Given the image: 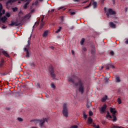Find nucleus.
Masks as SVG:
<instances>
[{
    "label": "nucleus",
    "mask_w": 128,
    "mask_h": 128,
    "mask_svg": "<svg viewBox=\"0 0 128 128\" xmlns=\"http://www.w3.org/2000/svg\"><path fill=\"white\" fill-rule=\"evenodd\" d=\"M68 82L73 84L74 86H78V90L79 92H80L81 94H83L84 92V82L82 80H79L78 82H74V79L72 78H68Z\"/></svg>",
    "instance_id": "1"
},
{
    "label": "nucleus",
    "mask_w": 128,
    "mask_h": 128,
    "mask_svg": "<svg viewBox=\"0 0 128 128\" xmlns=\"http://www.w3.org/2000/svg\"><path fill=\"white\" fill-rule=\"evenodd\" d=\"M32 122H34V124H39L40 128H44V122H48L47 118H43L42 119H36L32 120Z\"/></svg>",
    "instance_id": "2"
},
{
    "label": "nucleus",
    "mask_w": 128,
    "mask_h": 128,
    "mask_svg": "<svg viewBox=\"0 0 128 128\" xmlns=\"http://www.w3.org/2000/svg\"><path fill=\"white\" fill-rule=\"evenodd\" d=\"M62 112L63 114V116H65V118H68V110L66 104H64Z\"/></svg>",
    "instance_id": "3"
},
{
    "label": "nucleus",
    "mask_w": 128,
    "mask_h": 128,
    "mask_svg": "<svg viewBox=\"0 0 128 128\" xmlns=\"http://www.w3.org/2000/svg\"><path fill=\"white\" fill-rule=\"evenodd\" d=\"M48 71L50 72V74L51 76V78H53V80H56V74H54V67L52 66H49Z\"/></svg>",
    "instance_id": "4"
},
{
    "label": "nucleus",
    "mask_w": 128,
    "mask_h": 128,
    "mask_svg": "<svg viewBox=\"0 0 128 128\" xmlns=\"http://www.w3.org/2000/svg\"><path fill=\"white\" fill-rule=\"evenodd\" d=\"M106 108H108V106L106 104H104L102 107L100 108L99 110L100 112V114H104V112H106Z\"/></svg>",
    "instance_id": "5"
},
{
    "label": "nucleus",
    "mask_w": 128,
    "mask_h": 128,
    "mask_svg": "<svg viewBox=\"0 0 128 128\" xmlns=\"http://www.w3.org/2000/svg\"><path fill=\"white\" fill-rule=\"evenodd\" d=\"M116 12L114 11L112 9L109 8L108 10V12L106 13V15L107 16L108 18H110V15L114 16V14H116Z\"/></svg>",
    "instance_id": "6"
},
{
    "label": "nucleus",
    "mask_w": 128,
    "mask_h": 128,
    "mask_svg": "<svg viewBox=\"0 0 128 128\" xmlns=\"http://www.w3.org/2000/svg\"><path fill=\"white\" fill-rule=\"evenodd\" d=\"M9 26H20V23H18V22H14V21H11V24H9Z\"/></svg>",
    "instance_id": "7"
},
{
    "label": "nucleus",
    "mask_w": 128,
    "mask_h": 128,
    "mask_svg": "<svg viewBox=\"0 0 128 128\" xmlns=\"http://www.w3.org/2000/svg\"><path fill=\"white\" fill-rule=\"evenodd\" d=\"M16 2V0H8L6 2V8H10V6L8 5L9 4H12V2Z\"/></svg>",
    "instance_id": "8"
},
{
    "label": "nucleus",
    "mask_w": 128,
    "mask_h": 128,
    "mask_svg": "<svg viewBox=\"0 0 128 128\" xmlns=\"http://www.w3.org/2000/svg\"><path fill=\"white\" fill-rule=\"evenodd\" d=\"M110 112L112 114V116L116 115L117 112L116 110V108H110Z\"/></svg>",
    "instance_id": "9"
},
{
    "label": "nucleus",
    "mask_w": 128,
    "mask_h": 128,
    "mask_svg": "<svg viewBox=\"0 0 128 128\" xmlns=\"http://www.w3.org/2000/svg\"><path fill=\"white\" fill-rule=\"evenodd\" d=\"M34 12V9L31 10V11L30 13H28L26 16H25V18H28V19L30 18L32 16V15H30V14H32V12Z\"/></svg>",
    "instance_id": "10"
},
{
    "label": "nucleus",
    "mask_w": 128,
    "mask_h": 128,
    "mask_svg": "<svg viewBox=\"0 0 128 128\" xmlns=\"http://www.w3.org/2000/svg\"><path fill=\"white\" fill-rule=\"evenodd\" d=\"M8 20V18L6 16H4L3 17L0 18V22H2L3 24H4L6 22V20Z\"/></svg>",
    "instance_id": "11"
},
{
    "label": "nucleus",
    "mask_w": 128,
    "mask_h": 128,
    "mask_svg": "<svg viewBox=\"0 0 128 128\" xmlns=\"http://www.w3.org/2000/svg\"><path fill=\"white\" fill-rule=\"evenodd\" d=\"M69 12L70 13V16H74V14H76V11L72 9L69 10Z\"/></svg>",
    "instance_id": "12"
},
{
    "label": "nucleus",
    "mask_w": 128,
    "mask_h": 128,
    "mask_svg": "<svg viewBox=\"0 0 128 128\" xmlns=\"http://www.w3.org/2000/svg\"><path fill=\"white\" fill-rule=\"evenodd\" d=\"M24 50L26 52V57L30 58V52H28V50L26 48H24Z\"/></svg>",
    "instance_id": "13"
},
{
    "label": "nucleus",
    "mask_w": 128,
    "mask_h": 128,
    "mask_svg": "<svg viewBox=\"0 0 128 128\" xmlns=\"http://www.w3.org/2000/svg\"><path fill=\"white\" fill-rule=\"evenodd\" d=\"M109 25L110 26V28H116V24H114V22H110L109 23Z\"/></svg>",
    "instance_id": "14"
},
{
    "label": "nucleus",
    "mask_w": 128,
    "mask_h": 128,
    "mask_svg": "<svg viewBox=\"0 0 128 128\" xmlns=\"http://www.w3.org/2000/svg\"><path fill=\"white\" fill-rule=\"evenodd\" d=\"M44 17L42 16L41 19V24H40V26L42 28V26H44Z\"/></svg>",
    "instance_id": "15"
},
{
    "label": "nucleus",
    "mask_w": 128,
    "mask_h": 128,
    "mask_svg": "<svg viewBox=\"0 0 128 128\" xmlns=\"http://www.w3.org/2000/svg\"><path fill=\"white\" fill-rule=\"evenodd\" d=\"M106 112H107V114L106 116V118H112V116H110V112L108 111H107Z\"/></svg>",
    "instance_id": "16"
},
{
    "label": "nucleus",
    "mask_w": 128,
    "mask_h": 128,
    "mask_svg": "<svg viewBox=\"0 0 128 128\" xmlns=\"http://www.w3.org/2000/svg\"><path fill=\"white\" fill-rule=\"evenodd\" d=\"M106 100H108V96L106 95L104 97L102 98L101 100L102 102H104Z\"/></svg>",
    "instance_id": "17"
},
{
    "label": "nucleus",
    "mask_w": 128,
    "mask_h": 128,
    "mask_svg": "<svg viewBox=\"0 0 128 128\" xmlns=\"http://www.w3.org/2000/svg\"><path fill=\"white\" fill-rule=\"evenodd\" d=\"M2 54L5 56H6V58H10V55L8 54V52H6L3 51Z\"/></svg>",
    "instance_id": "18"
},
{
    "label": "nucleus",
    "mask_w": 128,
    "mask_h": 128,
    "mask_svg": "<svg viewBox=\"0 0 128 128\" xmlns=\"http://www.w3.org/2000/svg\"><path fill=\"white\" fill-rule=\"evenodd\" d=\"M4 64V59H2L1 61L0 62V68H2Z\"/></svg>",
    "instance_id": "19"
},
{
    "label": "nucleus",
    "mask_w": 128,
    "mask_h": 128,
    "mask_svg": "<svg viewBox=\"0 0 128 128\" xmlns=\"http://www.w3.org/2000/svg\"><path fill=\"white\" fill-rule=\"evenodd\" d=\"M82 114H83V118L84 120H86V118H88V115L86 114V112H84V111L83 112Z\"/></svg>",
    "instance_id": "20"
},
{
    "label": "nucleus",
    "mask_w": 128,
    "mask_h": 128,
    "mask_svg": "<svg viewBox=\"0 0 128 128\" xmlns=\"http://www.w3.org/2000/svg\"><path fill=\"white\" fill-rule=\"evenodd\" d=\"M116 82H120V79L119 76L116 77Z\"/></svg>",
    "instance_id": "21"
},
{
    "label": "nucleus",
    "mask_w": 128,
    "mask_h": 128,
    "mask_svg": "<svg viewBox=\"0 0 128 128\" xmlns=\"http://www.w3.org/2000/svg\"><path fill=\"white\" fill-rule=\"evenodd\" d=\"M92 6H93V8H96L97 6V3L96 2H92Z\"/></svg>",
    "instance_id": "22"
},
{
    "label": "nucleus",
    "mask_w": 128,
    "mask_h": 128,
    "mask_svg": "<svg viewBox=\"0 0 128 128\" xmlns=\"http://www.w3.org/2000/svg\"><path fill=\"white\" fill-rule=\"evenodd\" d=\"M92 118L89 117L88 118V124H92Z\"/></svg>",
    "instance_id": "23"
},
{
    "label": "nucleus",
    "mask_w": 128,
    "mask_h": 128,
    "mask_svg": "<svg viewBox=\"0 0 128 128\" xmlns=\"http://www.w3.org/2000/svg\"><path fill=\"white\" fill-rule=\"evenodd\" d=\"M29 4H30V2H27L24 4V10H26V8H28V6Z\"/></svg>",
    "instance_id": "24"
},
{
    "label": "nucleus",
    "mask_w": 128,
    "mask_h": 128,
    "mask_svg": "<svg viewBox=\"0 0 128 128\" xmlns=\"http://www.w3.org/2000/svg\"><path fill=\"white\" fill-rule=\"evenodd\" d=\"M48 31H45L42 34L43 36H48Z\"/></svg>",
    "instance_id": "25"
},
{
    "label": "nucleus",
    "mask_w": 128,
    "mask_h": 128,
    "mask_svg": "<svg viewBox=\"0 0 128 128\" xmlns=\"http://www.w3.org/2000/svg\"><path fill=\"white\" fill-rule=\"evenodd\" d=\"M62 26H60L59 28L56 31V33L58 34V32H60V30H62Z\"/></svg>",
    "instance_id": "26"
},
{
    "label": "nucleus",
    "mask_w": 128,
    "mask_h": 128,
    "mask_svg": "<svg viewBox=\"0 0 128 128\" xmlns=\"http://www.w3.org/2000/svg\"><path fill=\"white\" fill-rule=\"evenodd\" d=\"M39 24V22H36L34 24V25L33 26V28H36V26H38Z\"/></svg>",
    "instance_id": "27"
},
{
    "label": "nucleus",
    "mask_w": 128,
    "mask_h": 128,
    "mask_svg": "<svg viewBox=\"0 0 128 128\" xmlns=\"http://www.w3.org/2000/svg\"><path fill=\"white\" fill-rule=\"evenodd\" d=\"M12 12H17L18 10V8L15 7V8H12Z\"/></svg>",
    "instance_id": "28"
},
{
    "label": "nucleus",
    "mask_w": 128,
    "mask_h": 128,
    "mask_svg": "<svg viewBox=\"0 0 128 128\" xmlns=\"http://www.w3.org/2000/svg\"><path fill=\"white\" fill-rule=\"evenodd\" d=\"M112 116L113 117V122H116V115H112Z\"/></svg>",
    "instance_id": "29"
},
{
    "label": "nucleus",
    "mask_w": 128,
    "mask_h": 128,
    "mask_svg": "<svg viewBox=\"0 0 128 128\" xmlns=\"http://www.w3.org/2000/svg\"><path fill=\"white\" fill-rule=\"evenodd\" d=\"M51 88H54H54H56V85H54V83H52L50 84Z\"/></svg>",
    "instance_id": "30"
},
{
    "label": "nucleus",
    "mask_w": 128,
    "mask_h": 128,
    "mask_svg": "<svg viewBox=\"0 0 128 128\" xmlns=\"http://www.w3.org/2000/svg\"><path fill=\"white\" fill-rule=\"evenodd\" d=\"M112 128H124V127L118 126H114L112 127Z\"/></svg>",
    "instance_id": "31"
},
{
    "label": "nucleus",
    "mask_w": 128,
    "mask_h": 128,
    "mask_svg": "<svg viewBox=\"0 0 128 128\" xmlns=\"http://www.w3.org/2000/svg\"><path fill=\"white\" fill-rule=\"evenodd\" d=\"M118 102L119 104H122V100H120V98H118Z\"/></svg>",
    "instance_id": "32"
},
{
    "label": "nucleus",
    "mask_w": 128,
    "mask_h": 128,
    "mask_svg": "<svg viewBox=\"0 0 128 128\" xmlns=\"http://www.w3.org/2000/svg\"><path fill=\"white\" fill-rule=\"evenodd\" d=\"M84 0V2H82V4H86V2H90V0Z\"/></svg>",
    "instance_id": "33"
},
{
    "label": "nucleus",
    "mask_w": 128,
    "mask_h": 128,
    "mask_svg": "<svg viewBox=\"0 0 128 128\" xmlns=\"http://www.w3.org/2000/svg\"><path fill=\"white\" fill-rule=\"evenodd\" d=\"M90 6H92V1L90 2L89 4L87 6H85L84 8H90Z\"/></svg>",
    "instance_id": "34"
},
{
    "label": "nucleus",
    "mask_w": 128,
    "mask_h": 128,
    "mask_svg": "<svg viewBox=\"0 0 128 128\" xmlns=\"http://www.w3.org/2000/svg\"><path fill=\"white\" fill-rule=\"evenodd\" d=\"M6 16L7 18H10V13L6 12Z\"/></svg>",
    "instance_id": "35"
},
{
    "label": "nucleus",
    "mask_w": 128,
    "mask_h": 128,
    "mask_svg": "<svg viewBox=\"0 0 128 128\" xmlns=\"http://www.w3.org/2000/svg\"><path fill=\"white\" fill-rule=\"evenodd\" d=\"M66 10V8H64V6H61L58 8V10Z\"/></svg>",
    "instance_id": "36"
},
{
    "label": "nucleus",
    "mask_w": 128,
    "mask_h": 128,
    "mask_svg": "<svg viewBox=\"0 0 128 128\" xmlns=\"http://www.w3.org/2000/svg\"><path fill=\"white\" fill-rule=\"evenodd\" d=\"M84 38H82L80 40V44H84Z\"/></svg>",
    "instance_id": "37"
},
{
    "label": "nucleus",
    "mask_w": 128,
    "mask_h": 128,
    "mask_svg": "<svg viewBox=\"0 0 128 128\" xmlns=\"http://www.w3.org/2000/svg\"><path fill=\"white\" fill-rule=\"evenodd\" d=\"M94 52H96V49L94 48V47L92 46V54H94Z\"/></svg>",
    "instance_id": "38"
},
{
    "label": "nucleus",
    "mask_w": 128,
    "mask_h": 128,
    "mask_svg": "<svg viewBox=\"0 0 128 128\" xmlns=\"http://www.w3.org/2000/svg\"><path fill=\"white\" fill-rule=\"evenodd\" d=\"M78 128V126L74 125V126H71L70 128Z\"/></svg>",
    "instance_id": "39"
},
{
    "label": "nucleus",
    "mask_w": 128,
    "mask_h": 128,
    "mask_svg": "<svg viewBox=\"0 0 128 128\" xmlns=\"http://www.w3.org/2000/svg\"><path fill=\"white\" fill-rule=\"evenodd\" d=\"M93 114H92V110L89 111V116H92Z\"/></svg>",
    "instance_id": "40"
},
{
    "label": "nucleus",
    "mask_w": 128,
    "mask_h": 128,
    "mask_svg": "<svg viewBox=\"0 0 128 128\" xmlns=\"http://www.w3.org/2000/svg\"><path fill=\"white\" fill-rule=\"evenodd\" d=\"M17 120L19 121V122H22L23 120L22 118H17Z\"/></svg>",
    "instance_id": "41"
},
{
    "label": "nucleus",
    "mask_w": 128,
    "mask_h": 128,
    "mask_svg": "<svg viewBox=\"0 0 128 128\" xmlns=\"http://www.w3.org/2000/svg\"><path fill=\"white\" fill-rule=\"evenodd\" d=\"M30 44H28L26 47L25 48H26L27 50H28V48H30Z\"/></svg>",
    "instance_id": "42"
},
{
    "label": "nucleus",
    "mask_w": 128,
    "mask_h": 128,
    "mask_svg": "<svg viewBox=\"0 0 128 128\" xmlns=\"http://www.w3.org/2000/svg\"><path fill=\"white\" fill-rule=\"evenodd\" d=\"M90 103H87V104H86V107H87L88 108H90Z\"/></svg>",
    "instance_id": "43"
},
{
    "label": "nucleus",
    "mask_w": 128,
    "mask_h": 128,
    "mask_svg": "<svg viewBox=\"0 0 128 128\" xmlns=\"http://www.w3.org/2000/svg\"><path fill=\"white\" fill-rule=\"evenodd\" d=\"M110 56H114V52L113 51H111L110 52Z\"/></svg>",
    "instance_id": "44"
},
{
    "label": "nucleus",
    "mask_w": 128,
    "mask_h": 128,
    "mask_svg": "<svg viewBox=\"0 0 128 128\" xmlns=\"http://www.w3.org/2000/svg\"><path fill=\"white\" fill-rule=\"evenodd\" d=\"M0 10H2V5L0 4Z\"/></svg>",
    "instance_id": "45"
},
{
    "label": "nucleus",
    "mask_w": 128,
    "mask_h": 128,
    "mask_svg": "<svg viewBox=\"0 0 128 128\" xmlns=\"http://www.w3.org/2000/svg\"><path fill=\"white\" fill-rule=\"evenodd\" d=\"M60 20H62V22H64V16H60Z\"/></svg>",
    "instance_id": "46"
},
{
    "label": "nucleus",
    "mask_w": 128,
    "mask_h": 128,
    "mask_svg": "<svg viewBox=\"0 0 128 128\" xmlns=\"http://www.w3.org/2000/svg\"><path fill=\"white\" fill-rule=\"evenodd\" d=\"M2 14H6V10H2Z\"/></svg>",
    "instance_id": "47"
},
{
    "label": "nucleus",
    "mask_w": 128,
    "mask_h": 128,
    "mask_svg": "<svg viewBox=\"0 0 128 128\" xmlns=\"http://www.w3.org/2000/svg\"><path fill=\"white\" fill-rule=\"evenodd\" d=\"M82 50L84 52H86V48H83Z\"/></svg>",
    "instance_id": "48"
},
{
    "label": "nucleus",
    "mask_w": 128,
    "mask_h": 128,
    "mask_svg": "<svg viewBox=\"0 0 128 128\" xmlns=\"http://www.w3.org/2000/svg\"><path fill=\"white\" fill-rule=\"evenodd\" d=\"M37 86L40 88V83H37Z\"/></svg>",
    "instance_id": "49"
},
{
    "label": "nucleus",
    "mask_w": 128,
    "mask_h": 128,
    "mask_svg": "<svg viewBox=\"0 0 128 128\" xmlns=\"http://www.w3.org/2000/svg\"><path fill=\"white\" fill-rule=\"evenodd\" d=\"M38 1L36 0L35 2H34V4H36V6L38 5Z\"/></svg>",
    "instance_id": "50"
},
{
    "label": "nucleus",
    "mask_w": 128,
    "mask_h": 128,
    "mask_svg": "<svg viewBox=\"0 0 128 128\" xmlns=\"http://www.w3.org/2000/svg\"><path fill=\"white\" fill-rule=\"evenodd\" d=\"M74 2H80V0H73Z\"/></svg>",
    "instance_id": "51"
},
{
    "label": "nucleus",
    "mask_w": 128,
    "mask_h": 128,
    "mask_svg": "<svg viewBox=\"0 0 128 128\" xmlns=\"http://www.w3.org/2000/svg\"><path fill=\"white\" fill-rule=\"evenodd\" d=\"M2 16V10H0V18Z\"/></svg>",
    "instance_id": "52"
},
{
    "label": "nucleus",
    "mask_w": 128,
    "mask_h": 128,
    "mask_svg": "<svg viewBox=\"0 0 128 128\" xmlns=\"http://www.w3.org/2000/svg\"><path fill=\"white\" fill-rule=\"evenodd\" d=\"M110 66H111V68H114V65L111 64V65H110Z\"/></svg>",
    "instance_id": "53"
},
{
    "label": "nucleus",
    "mask_w": 128,
    "mask_h": 128,
    "mask_svg": "<svg viewBox=\"0 0 128 128\" xmlns=\"http://www.w3.org/2000/svg\"><path fill=\"white\" fill-rule=\"evenodd\" d=\"M72 54L73 56L74 55V52L73 50H72Z\"/></svg>",
    "instance_id": "54"
},
{
    "label": "nucleus",
    "mask_w": 128,
    "mask_h": 128,
    "mask_svg": "<svg viewBox=\"0 0 128 128\" xmlns=\"http://www.w3.org/2000/svg\"><path fill=\"white\" fill-rule=\"evenodd\" d=\"M94 128H100V126H94Z\"/></svg>",
    "instance_id": "55"
},
{
    "label": "nucleus",
    "mask_w": 128,
    "mask_h": 128,
    "mask_svg": "<svg viewBox=\"0 0 128 128\" xmlns=\"http://www.w3.org/2000/svg\"><path fill=\"white\" fill-rule=\"evenodd\" d=\"M125 44H128V40H126L125 42Z\"/></svg>",
    "instance_id": "56"
},
{
    "label": "nucleus",
    "mask_w": 128,
    "mask_h": 128,
    "mask_svg": "<svg viewBox=\"0 0 128 128\" xmlns=\"http://www.w3.org/2000/svg\"><path fill=\"white\" fill-rule=\"evenodd\" d=\"M106 70H110V66H106Z\"/></svg>",
    "instance_id": "57"
},
{
    "label": "nucleus",
    "mask_w": 128,
    "mask_h": 128,
    "mask_svg": "<svg viewBox=\"0 0 128 128\" xmlns=\"http://www.w3.org/2000/svg\"><path fill=\"white\" fill-rule=\"evenodd\" d=\"M46 96L48 98H50V96H48V94H46Z\"/></svg>",
    "instance_id": "58"
},
{
    "label": "nucleus",
    "mask_w": 128,
    "mask_h": 128,
    "mask_svg": "<svg viewBox=\"0 0 128 128\" xmlns=\"http://www.w3.org/2000/svg\"><path fill=\"white\" fill-rule=\"evenodd\" d=\"M112 4H116V0L112 1Z\"/></svg>",
    "instance_id": "59"
},
{
    "label": "nucleus",
    "mask_w": 128,
    "mask_h": 128,
    "mask_svg": "<svg viewBox=\"0 0 128 128\" xmlns=\"http://www.w3.org/2000/svg\"><path fill=\"white\" fill-rule=\"evenodd\" d=\"M124 10H125L126 12H128V8H126L124 9Z\"/></svg>",
    "instance_id": "60"
},
{
    "label": "nucleus",
    "mask_w": 128,
    "mask_h": 128,
    "mask_svg": "<svg viewBox=\"0 0 128 128\" xmlns=\"http://www.w3.org/2000/svg\"><path fill=\"white\" fill-rule=\"evenodd\" d=\"M50 48H51L52 50H54V46H50Z\"/></svg>",
    "instance_id": "61"
},
{
    "label": "nucleus",
    "mask_w": 128,
    "mask_h": 128,
    "mask_svg": "<svg viewBox=\"0 0 128 128\" xmlns=\"http://www.w3.org/2000/svg\"><path fill=\"white\" fill-rule=\"evenodd\" d=\"M104 0H101V4H104Z\"/></svg>",
    "instance_id": "62"
},
{
    "label": "nucleus",
    "mask_w": 128,
    "mask_h": 128,
    "mask_svg": "<svg viewBox=\"0 0 128 128\" xmlns=\"http://www.w3.org/2000/svg\"><path fill=\"white\" fill-rule=\"evenodd\" d=\"M28 44H30V40H28Z\"/></svg>",
    "instance_id": "63"
},
{
    "label": "nucleus",
    "mask_w": 128,
    "mask_h": 128,
    "mask_svg": "<svg viewBox=\"0 0 128 128\" xmlns=\"http://www.w3.org/2000/svg\"><path fill=\"white\" fill-rule=\"evenodd\" d=\"M2 28H6V27L4 26V25L2 26Z\"/></svg>",
    "instance_id": "64"
}]
</instances>
